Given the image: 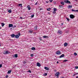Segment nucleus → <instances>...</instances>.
<instances>
[{"mask_svg": "<svg viewBox=\"0 0 78 78\" xmlns=\"http://www.w3.org/2000/svg\"><path fill=\"white\" fill-rule=\"evenodd\" d=\"M59 6H60V7H61V6H62L59 5Z\"/></svg>", "mask_w": 78, "mask_h": 78, "instance_id": "obj_52", "label": "nucleus"}, {"mask_svg": "<svg viewBox=\"0 0 78 78\" xmlns=\"http://www.w3.org/2000/svg\"><path fill=\"white\" fill-rule=\"evenodd\" d=\"M9 53H10V52H9L8 51H5L4 52V54H5V55H7V54H9Z\"/></svg>", "mask_w": 78, "mask_h": 78, "instance_id": "obj_1", "label": "nucleus"}, {"mask_svg": "<svg viewBox=\"0 0 78 78\" xmlns=\"http://www.w3.org/2000/svg\"><path fill=\"white\" fill-rule=\"evenodd\" d=\"M72 6L69 5L68 7V8H72Z\"/></svg>", "mask_w": 78, "mask_h": 78, "instance_id": "obj_21", "label": "nucleus"}, {"mask_svg": "<svg viewBox=\"0 0 78 78\" xmlns=\"http://www.w3.org/2000/svg\"><path fill=\"white\" fill-rule=\"evenodd\" d=\"M19 6H20V7H21V8H22V4H20L19 5Z\"/></svg>", "mask_w": 78, "mask_h": 78, "instance_id": "obj_20", "label": "nucleus"}, {"mask_svg": "<svg viewBox=\"0 0 78 78\" xmlns=\"http://www.w3.org/2000/svg\"><path fill=\"white\" fill-rule=\"evenodd\" d=\"M68 45V44H67V43H65L64 44V46L65 47H66L67 46V45Z\"/></svg>", "mask_w": 78, "mask_h": 78, "instance_id": "obj_15", "label": "nucleus"}, {"mask_svg": "<svg viewBox=\"0 0 78 78\" xmlns=\"http://www.w3.org/2000/svg\"><path fill=\"white\" fill-rule=\"evenodd\" d=\"M74 55H75V56H76V55H77V54L76 53V52H75L74 54Z\"/></svg>", "mask_w": 78, "mask_h": 78, "instance_id": "obj_30", "label": "nucleus"}, {"mask_svg": "<svg viewBox=\"0 0 78 78\" xmlns=\"http://www.w3.org/2000/svg\"><path fill=\"white\" fill-rule=\"evenodd\" d=\"M39 39H40V41H42V39L41 38H39Z\"/></svg>", "mask_w": 78, "mask_h": 78, "instance_id": "obj_41", "label": "nucleus"}, {"mask_svg": "<svg viewBox=\"0 0 78 78\" xmlns=\"http://www.w3.org/2000/svg\"><path fill=\"white\" fill-rule=\"evenodd\" d=\"M1 25H2V27H4V25H5V24H4V23H1Z\"/></svg>", "mask_w": 78, "mask_h": 78, "instance_id": "obj_22", "label": "nucleus"}, {"mask_svg": "<svg viewBox=\"0 0 78 78\" xmlns=\"http://www.w3.org/2000/svg\"><path fill=\"white\" fill-rule=\"evenodd\" d=\"M33 56L34 55L33 54H31L30 55V56H31V57H33Z\"/></svg>", "mask_w": 78, "mask_h": 78, "instance_id": "obj_32", "label": "nucleus"}, {"mask_svg": "<svg viewBox=\"0 0 78 78\" xmlns=\"http://www.w3.org/2000/svg\"><path fill=\"white\" fill-rule=\"evenodd\" d=\"M60 78H64L63 77H61Z\"/></svg>", "mask_w": 78, "mask_h": 78, "instance_id": "obj_48", "label": "nucleus"}, {"mask_svg": "<svg viewBox=\"0 0 78 78\" xmlns=\"http://www.w3.org/2000/svg\"><path fill=\"white\" fill-rule=\"evenodd\" d=\"M76 75V74H74L73 76H75V75Z\"/></svg>", "mask_w": 78, "mask_h": 78, "instance_id": "obj_51", "label": "nucleus"}, {"mask_svg": "<svg viewBox=\"0 0 78 78\" xmlns=\"http://www.w3.org/2000/svg\"><path fill=\"white\" fill-rule=\"evenodd\" d=\"M11 70L7 72V73L8 74H9L10 73H11Z\"/></svg>", "mask_w": 78, "mask_h": 78, "instance_id": "obj_19", "label": "nucleus"}, {"mask_svg": "<svg viewBox=\"0 0 78 78\" xmlns=\"http://www.w3.org/2000/svg\"><path fill=\"white\" fill-rule=\"evenodd\" d=\"M77 74H78V73H76V75H77Z\"/></svg>", "mask_w": 78, "mask_h": 78, "instance_id": "obj_55", "label": "nucleus"}, {"mask_svg": "<svg viewBox=\"0 0 78 78\" xmlns=\"http://www.w3.org/2000/svg\"><path fill=\"white\" fill-rule=\"evenodd\" d=\"M34 29L35 30H36L37 29V27H34Z\"/></svg>", "mask_w": 78, "mask_h": 78, "instance_id": "obj_26", "label": "nucleus"}, {"mask_svg": "<svg viewBox=\"0 0 78 78\" xmlns=\"http://www.w3.org/2000/svg\"><path fill=\"white\" fill-rule=\"evenodd\" d=\"M76 0V1H77V0Z\"/></svg>", "mask_w": 78, "mask_h": 78, "instance_id": "obj_56", "label": "nucleus"}, {"mask_svg": "<svg viewBox=\"0 0 78 78\" xmlns=\"http://www.w3.org/2000/svg\"><path fill=\"white\" fill-rule=\"evenodd\" d=\"M55 75H56L57 77H58L59 75V72H58L55 74Z\"/></svg>", "mask_w": 78, "mask_h": 78, "instance_id": "obj_6", "label": "nucleus"}, {"mask_svg": "<svg viewBox=\"0 0 78 78\" xmlns=\"http://www.w3.org/2000/svg\"><path fill=\"white\" fill-rule=\"evenodd\" d=\"M61 3L62 5H64V2H61Z\"/></svg>", "mask_w": 78, "mask_h": 78, "instance_id": "obj_23", "label": "nucleus"}, {"mask_svg": "<svg viewBox=\"0 0 78 78\" xmlns=\"http://www.w3.org/2000/svg\"><path fill=\"white\" fill-rule=\"evenodd\" d=\"M15 37L16 38H17V39H18V38L19 37V36L18 35H15Z\"/></svg>", "mask_w": 78, "mask_h": 78, "instance_id": "obj_10", "label": "nucleus"}, {"mask_svg": "<svg viewBox=\"0 0 78 78\" xmlns=\"http://www.w3.org/2000/svg\"><path fill=\"white\" fill-rule=\"evenodd\" d=\"M50 9V8H49L48 9H47V11H50V9Z\"/></svg>", "mask_w": 78, "mask_h": 78, "instance_id": "obj_24", "label": "nucleus"}, {"mask_svg": "<svg viewBox=\"0 0 78 78\" xmlns=\"http://www.w3.org/2000/svg\"><path fill=\"white\" fill-rule=\"evenodd\" d=\"M9 28H11V27H13V25L12 24H9Z\"/></svg>", "mask_w": 78, "mask_h": 78, "instance_id": "obj_8", "label": "nucleus"}, {"mask_svg": "<svg viewBox=\"0 0 78 78\" xmlns=\"http://www.w3.org/2000/svg\"><path fill=\"white\" fill-rule=\"evenodd\" d=\"M1 45H2V43H0V47H1Z\"/></svg>", "mask_w": 78, "mask_h": 78, "instance_id": "obj_47", "label": "nucleus"}, {"mask_svg": "<svg viewBox=\"0 0 78 78\" xmlns=\"http://www.w3.org/2000/svg\"><path fill=\"white\" fill-rule=\"evenodd\" d=\"M56 53L57 55H59L61 54V51H58L56 52Z\"/></svg>", "mask_w": 78, "mask_h": 78, "instance_id": "obj_3", "label": "nucleus"}, {"mask_svg": "<svg viewBox=\"0 0 78 78\" xmlns=\"http://www.w3.org/2000/svg\"><path fill=\"white\" fill-rule=\"evenodd\" d=\"M67 61H68V60H65L63 61V62H67Z\"/></svg>", "mask_w": 78, "mask_h": 78, "instance_id": "obj_27", "label": "nucleus"}, {"mask_svg": "<svg viewBox=\"0 0 78 78\" xmlns=\"http://www.w3.org/2000/svg\"><path fill=\"white\" fill-rule=\"evenodd\" d=\"M66 19L69 22V19L67 18H66Z\"/></svg>", "mask_w": 78, "mask_h": 78, "instance_id": "obj_33", "label": "nucleus"}, {"mask_svg": "<svg viewBox=\"0 0 78 78\" xmlns=\"http://www.w3.org/2000/svg\"><path fill=\"white\" fill-rule=\"evenodd\" d=\"M31 50H36V48H34V47H33L32 48Z\"/></svg>", "mask_w": 78, "mask_h": 78, "instance_id": "obj_18", "label": "nucleus"}, {"mask_svg": "<svg viewBox=\"0 0 78 78\" xmlns=\"http://www.w3.org/2000/svg\"><path fill=\"white\" fill-rule=\"evenodd\" d=\"M57 10V9L55 8L54 9V11H56Z\"/></svg>", "mask_w": 78, "mask_h": 78, "instance_id": "obj_28", "label": "nucleus"}, {"mask_svg": "<svg viewBox=\"0 0 78 78\" xmlns=\"http://www.w3.org/2000/svg\"><path fill=\"white\" fill-rule=\"evenodd\" d=\"M70 18L71 19H74L75 16L73 15H70Z\"/></svg>", "mask_w": 78, "mask_h": 78, "instance_id": "obj_2", "label": "nucleus"}, {"mask_svg": "<svg viewBox=\"0 0 78 78\" xmlns=\"http://www.w3.org/2000/svg\"><path fill=\"white\" fill-rule=\"evenodd\" d=\"M2 65L0 64V68H2Z\"/></svg>", "mask_w": 78, "mask_h": 78, "instance_id": "obj_37", "label": "nucleus"}, {"mask_svg": "<svg viewBox=\"0 0 78 78\" xmlns=\"http://www.w3.org/2000/svg\"><path fill=\"white\" fill-rule=\"evenodd\" d=\"M65 3H71L69 1V0H65Z\"/></svg>", "mask_w": 78, "mask_h": 78, "instance_id": "obj_4", "label": "nucleus"}, {"mask_svg": "<svg viewBox=\"0 0 78 78\" xmlns=\"http://www.w3.org/2000/svg\"><path fill=\"white\" fill-rule=\"evenodd\" d=\"M61 26H62L63 25V23H61Z\"/></svg>", "mask_w": 78, "mask_h": 78, "instance_id": "obj_43", "label": "nucleus"}, {"mask_svg": "<svg viewBox=\"0 0 78 78\" xmlns=\"http://www.w3.org/2000/svg\"><path fill=\"white\" fill-rule=\"evenodd\" d=\"M57 64H58V63H59V62H58V61H57Z\"/></svg>", "mask_w": 78, "mask_h": 78, "instance_id": "obj_49", "label": "nucleus"}, {"mask_svg": "<svg viewBox=\"0 0 78 78\" xmlns=\"http://www.w3.org/2000/svg\"><path fill=\"white\" fill-rule=\"evenodd\" d=\"M63 57H64V54H62V55L59 56V58H63Z\"/></svg>", "mask_w": 78, "mask_h": 78, "instance_id": "obj_11", "label": "nucleus"}, {"mask_svg": "<svg viewBox=\"0 0 78 78\" xmlns=\"http://www.w3.org/2000/svg\"><path fill=\"white\" fill-rule=\"evenodd\" d=\"M53 14H55V13H56V12H55V11H54V12H53Z\"/></svg>", "mask_w": 78, "mask_h": 78, "instance_id": "obj_42", "label": "nucleus"}, {"mask_svg": "<svg viewBox=\"0 0 78 78\" xmlns=\"http://www.w3.org/2000/svg\"><path fill=\"white\" fill-rule=\"evenodd\" d=\"M40 10H42V9H41V8H40Z\"/></svg>", "mask_w": 78, "mask_h": 78, "instance_id": "obj_54", "label": "nucleus"}, {"mask_svg": "<svg viewBox=\"0 0 78 78\" xmlns=\"http://www.w3.org/2000/svg\"><path fill=\"white\" fill-rule=\"evenodd\" d=\"M10 36H11L12 38L14 37H15V34H12Z\"/></svg>", "mask_w": 78, "mask_h": 78, "instance_id": "obj_9", "label": "nucleus"}, {"mask_svg": "<svg viewBox=\"0 0 78 78\" xmlns=\"http://www.w3.org/2000/svg\"><path fill=\"white\" fill-rule=\"evenodd\" d=\"M20 19H22V17H20Z\"/></svg>", "mask_w": 78, "mask_h": 78, "instance_id": "obj_50", "label": "nucleus"}, {"mask_svg": "<svg viewBox=\"0 0 78 78\" xmlns=\"http://www.w3.org/2000/svg\"><path fill=\"white\" fill-rule=\"evenodd\" d=\"M18 35H19V36H20V33H19V34H18Z\"/></svg>", "mask_w": 78, "mask_h": 78, "instance_id": "obj_44", "label": "nucleus"}, {"mask_svg": "<svg viewBox=\"0 0 78 78\" xmlns=\"http://www.w3.org/2000/svg\"><path fill=\"white\" fill-rule=\"evenodd\" d=\"M8 12L9 13H11L12 12V11L10 10H9L8 11Z\"/></svg>", "mask_w": 78, "mask_h": 78, "instance_id": "obj_25", "label": "nucleus"}, {"mask_svg": "<svg viewBox=\"0 0 78 78\" xmlns=\"http://www.w3.org/2000/svg\"><path fill=\"white\" fill-rule=\"evenodd\" d=\"M44 75H45V76H47V73H45L44 74Z\"/></svg>", "mask_w": 78, "mask_h": 78, "instance_id": "obj_39", "label": "nucleus"}, {"mask_svg": "<svg viewBox=\"0 0 78 78\" xmlns=\"http://www.w3.org/2000/svg\"><path fill=\"white\" fill-rule=\"evenodd\" d=\"M33 32V30H29V33H30V34L32 33Z\"/></svg>", "mask_w": 78, "mask_h": 78, "instance_id": "obj_14", "label": "nucleus"}, {"mask_svg": "<svg viewBox=\"0 0 78 78\" xmlns=\"http://www.w3.org/2000/svg\"><path fill=\"white\" fill-rule=\"evenodd\" d=\"M34 15H32L31 16V17L32 18H33V17H34Z\"/></svg>", "mask_w": 78, "mask_h": 78, "instance_id": "obj_29", "label": "nucleus"}, {"mask_svg": "<svg viewBox=\"0 0 78 78\" xmlns=\"http://www.w3.org/2000/svg\"><path fill=\"white\" fill-rule=\"evenodd\" d=\"M44 69H45L46 70H49V68L48 67H45Z\"/></svg>", "mask_w": 78, "mask_h": 78, "instance_id": "obj_12", "label": "nucleus"}, {"mask_svg": "<svg viewBox=\"0 0 78 78\" xmlns=\"http://www.w3.org/2000/svg\"><path fill=\"white\" fill-rule=\"evenodd\" d=\"M37 66H38V67H41V65L40 64V63H39V62H37Z\"/></svg>", "mask_w": 78, "mask_h": 78, "instance_id": "obj_7", "label": "nucleus"}, {"mask_svg": "<svg viewBox=\"0 0 78 78\" xmlns=\"http://www.w3.org/2000/svg\"><path fill=\"white\" fill-rule=\"evenodd\" d=\"M24 64H26V62H23Z\"/></svg>", "mask_w": 78, "mask_h": 78, "instance_id": "obj_45", "label": "nucleus"}, {"mask_svg": "<svg viewBox=\"0 0 78 78\" xmlns=\"http://www.w3.org/2000/svg\"><path fill=\"white\" fill-rule=\"evenodd\" d=\"M58 33L59 34H61L62 33V32L61 30H58Z\"/></svg>", "mask_w": 78, "mask_h": 78, "instance_id": "obj_5", "label": "nucleus"}, {"mask_svg": "<svg viewBox=\"0 0 78 78\" xmlns=\"http://www.w3.org/2000/svg\"><path fill=\"white\" fill-rule=\"evenodd\" d=\"M46 3H48V2H47V1H46Z\"/></svg>", "mask_w": 78, "mask_h": 78, "instance_id": "obj_53", "label": "nucleus"}, {"mask_svg": "<svg viewBox=\"0 0 78 78\" xmlns=\"http://www.w3.org/2000/svg\"><path fill=\"white\" fill-rule=\"evenodd\" d=\"M14 56L15 58H17L18 57V55L17 54H16L14 55Z\"/></svg>", "mask_w": 78, "mask_h": 78, "instance_id": "obj_17", "label": "nucleus"}, {"mask_svg": "<svg viewBox=\"0 0 78 78\" xmlns=\"http://www.w3.org/2000/svg\"><path fill=\"white\" fill-rule=\"evenodd\" d=\"M15 27H16V25L14 26L13 27L14 28Z\"/></svg>", "mask_w": 78, "mask_h": 78, "instance_id": "obj_46", "label": "nucleus"}, {"mask_svg": "<svg viewBox=\"0 0 78 78\" xmlns=\"http://www.w3.org/2000/svg\"><path fill=\"white\" fill-rule=\"evenodd\" d=\"M9 76L7 75L6 76H5V78H8V77Z\"/></svg>", "mask_w": 78, "mask_h": 78, "instance_id": "obj_35", "label": "nucleus"}, {"mask_svg": "<svg viewBox=\"0 0 78 78\" xmlns=\"http://www.w3.org/2000/svg\"><path fill=\"white\" fill-rule=\"evenodd\" d=\"M50 2H53V0H49Z\"/></svg>", "mask_w": 78, "mask_h": 78, "instance_id": "obj_36", "label": "nucleus"}, {"mask_svg": "<svg viewBox=\"0 0 78 78\" xmlns=\"http://www.w3.org/2000/svg\"><path fill=\"white\" fill-rule=\"evenodd\" d=\"M75 68L76 69H78V66H76Z\"/></svg>", "mask_w": 78, "mask_h": 78, "instance_id": "obj_38", "label": "nucleus"}, {"mask_svg": "<svg viewBox=\"0 0 78 78\" xmlns=\"http://www.w3.org/2000/svg\"><path fill=\"white\" fill-rule=\"evenodd\" d=\"M43 37L44 38H48V37L45 35L43 36Z\"/></svg>", "mask_w": 78, "mask_h": 78, "instance_id": "obj_16", "label": "nucleus"}, {"mask_svg": "<svg viewBox=\"0 0 78 78\" xmlns=\"http://www.w3.org/2000/svg\"><path fill=\"white\" fill-rule=\"evenodd\" d=\"M31 9V7H29L28 8V10H30Z\"/></svg>", "mask_w": 78, "mask_h": 78, "instance_id": "obj_34", "label": "nucleus"}, {"mask_svg": "<svg viewBox=\"0 0 78 78\" xmlns=\"http://www.w3.org/2000/svg\"><path fill=\"white\" fill-rule=\"evenodd\" d=\"M37 2L35 3V5H37Z\"/></svg>", "mask_w": 78, "mask_h": 78, "instance_id": "obj_40", "label": "nucleus"}, {"mask_svg": "<svg viewBox=\"0 0 78 78\" xmlns=\"http://www.w3.org/2000/svg\"><path fill=\"white\" fill-rule=\"evenodd\" d=\"M27 72H29V73H31V71L30 70H29L28 71H27Z\"/></svg>", "mask_w": 78, "mask_h": 78, "instance_id": "obj_31", "label": "nucleus"}, {"mask_svg": "<svg viewBox=\"0 0 78 78\" xmlns=\"http://www.w3.org/2000/svg\"><path fill=\"white\" fill-rule=\"evenodd\" d=\"M72 11L73 12H78V10H75L73 9H72Z\"/></svg>", "mask_w": 78, "mask_h": 78, "instance_id": "obj_13", "label": "nucleus"}]
</instances>
